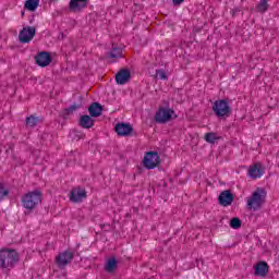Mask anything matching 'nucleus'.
Returning <instances> with one entry per match:
<instances>
[{
    "instance_id": "8",
    "label": "nucleus",
    "mask_w": 279,
    "mask_h": 279,
    "mask_svg": "<svg viewBox=\"0 0 279 279\" xmlns=\"http://www.w3.org/2000/svg\"><path fill=\"white\" fill-rule=\"evenodd\" d=\"M34 36H36V29L34 27H24L21 32H20V41L21 43H29L31 40L34 39Z\"/></svg>"
},
{
    "instance_id": "21",
    "label": "nucleus",
    "mask_w": 279,
    "mask_h": 279,
    "mask_svg": "<svg viewBox=\"0 0 279 279\" xmlns=\"http://www.w3.org/2000/svg\"><path fill=\"white\" fill-rule=\"evenodd\" d=\"M242 223H243V222L241 221V219H239V218H232V219L230 220L229 226H230V228H232L233 230H239V228H241Z\"/></svg>"
},
{
    "instance_id": "18",
    "label": "nucleus",
    "mask_w": 279,
    "mask_h": 279,
    "mask_svg": "<svg viewBox=\"0 0 279 279\" xmlns=\"http://www.w3.org/2000/svg\"><path fill=\"white\" fill-rule=\"evenodd\" d=\"M88 110L90 117H99L104 109L101 108V105L94 102Z\"/></svg>"
},
{
    "instance_id": "26",
    "label": "nucleus",
    "mask_w": 279,
    "mask_h": 279,
    "mask_svg": "<svg viewBox=\"0 0 279 279\" xmlns=\"http://www.w3.org/2000/svg\"><path fill=\"white\" fill-rule=\"evenodd\" d=\"M157 80H167V72L162 70H157L156 72Z\"/></svg>"
},
{
    "instance_id": "25",
    "label": "nucleus",
    "mask_w": 279,
    "mask_h": 279,
    "mask_svg": "<svg viewBox=\"0 0 279 279\" xmlns=\"http://www.w3.org/2000/svg\"><path fill=\"white\" fill-rule=\"evenodd\" d=\"M36 123H38V118L31 116L26 119V125H28V128H34Z\"/></svg>"
},
{
    "instance_id": "5",
    "label": "nucleus",
    "mask_w": 279,
    "mask_h": 279,
    "mask_svg": "<svg viewBox=\"0 0 279 279\" xmlns=\"http://www.w3.org/2000/svg\"><path fill=\"white\" fill-rule=\"evenodd\" d=\"M216 117H228L230 114V104L227 100H216L213 106Z\"/></svg>"
},
{
    "instance_id": "9",
    "label": "nucleus",
    "mask_w": 279,
    "mask_h": 279,
    "mask_svg": "<svg viewBox=\"0 0 279 279\" xmlns=\"http://www.w3.org/2000/svg\"><path fill=\"white\" fill-rule=\"evenodd\" d=\"M254 271L255 276H258L259 278H265L269 274V265L265 262H258L254 265Z\"/></svg>"
},
{
    "instance_id": "12",
    "label": "nucleus",
    "mask_w": 279,
    "mask_h": 279,
    "mask_svg": "<svg viewBox=\"0 0 279 279\" xmlns=\"http://www.w3.org/2000/svg\"><path fill=\"white\" fill-rule=\"evenodd\" d=\"M116 132L119 136H130V134H132V125L128 123H118L116 125Z\"/></svg>"
},
{
    "instance_id": "16",
    "label": "nucleus",
    "mask_w": 279,
    "mask_h": 279,
    "mask_svg": "<svg viewBox=\"0 0 279 279\" xmlns=\"http://www.w3.org/2000/svg\"><path fill=\"white\" fill-rule=\"evenodd\" d=\"M130 77H131L130 70H121L116 75V82L117 84H128V82H130Z\"/></svg>"
},
{
    "instance_id": "14",
    "label": "nucleus",
    "mask_w": 279,
    "mask_h": 279,
    "mask_svg": "<svg viewBox=\"0 0 279 279\" xmlns=\"http://www.w3.org/2000/svg\"><path fill=\"white\" fill-rule=\"evenodd\" d=\"M36 63L38 66H49L51 64V56L47 52H40L36 57Z\"/></svg>"
},
{
    "instance_id": "19",
    "label": "nucleus",
    "mask_w": 279,
    "mask_h": 279,
    "mask_svg": "<svg viewBox=\"0 0 279 279\" xmlns=\"http://www.w3.org/2000/svg\"><path fill=\"white\" fill-rule=\"evenodd\" d=\"M81 125H82V128H86V129L93 128L94 121H93L92 117L90 116H83L81 118Z\"/></svg>"
},
{
    "instance_id": "11",
    "label": "nucleus",
    "mask_w": 279,
    "mask_h": 279,
    "mask_svg": "<svg viewBox=\"0 0 279 279\" xmlns=\"http://www.w3.org/2000/svg\"><path fill=\"white\" fill-rule=\"evenodd\" d=\"M88 3V0H70L69 8L71 12H81Z\"/></svg>"
},
{
    "instance_id": "1",
    "label": "nucleus",
    "mask_w": 279,
    "mask_h": 279,
    "mask_svg": "<svg viewBox=\"0 0 279 279\" xmlns=\"http://www.w3.org/2000/svg\"><path fill=\"white\" fill-rule=\"evenodd\" d=\"M265 199H267V192L265 191V189L258 187L252 193L251 197L246 199V206L248 210H260V208H263V205L265 204Z\"/></svg>"
},
{
    "instance_id": "4",
    "label": "nucleus",
    "mask_w": 279,
    "mask_h": 279,
    "mask_svg": "<svg viewBox=\"0 0 279 279\" xmlns=\"http://www.w3.org/2000/svg\"><path fill=\"white\" fill-rule=\"evenodd\" d=\"M175 117V111L169 108V106L160 107L155 114V121L157 123H167V121H171Z\"/></svg>"
},
{
    "instance_id": "3",
    "label": "nucleus",
    "mask_w": 279,
    "mask_h": 279,
    "mask_svg": "<svg viewBox=\"0 0 279 279\" xmlns=\"http://www.w3.org/2000/svg\"><path fill=\"white\" fill-rule=\"evenodd\" d=\"M40 202H43V193H40L38 190L28 192L22 199L24 208H28V210L36 208Z\"/></svg>"
},
{
    "instance_id": "27",
    "label": "nucleus",
    "mask_w": 279,
    "mask_h": 279,
    "mask_svg": "<svg viewBox=\"0 0 279 279\" xmlns=\"http://www.w3.org/2000/svg\"><path fill=\"white\" fill-rule=\"evenodd\" d=\"M110 56H111V58H121V49L120 48H113Z\"/></svg>"
},
{
    "instance_id": "10",
    "label": "nucleus",
    "mask_w": 279,
    "mask_h": 279,
    "mask_svg": "<svg viewBox=\"0 0 279 279\" xmlns=\"http://www.w3.org/2000/svg\"><path fill=\"white\" fill-rule=\"evenodd\" d=\"M70 199L71 202H82V199H86V190H84V187H75L72 190Z\"/></svg>"
},
{
    "instance_id": "17",
    "label": "nucleus",
    "mask_w": 279,
    "mask_h": 279,
    "mask_svg": "<svg viewBox=\"0 0 279 279\" xmlns=\"http://www.w3.org/2000/svg\"><path fill=\"white\" fill-rule=\"evenodd\" d=\"M38 5H40V0H26L24 8H26L28 12H36Z\"/></svg>"
},
{
    "instance_id": "13",
    "label": "nucleus",
    "mask_w": 279,
    "mask_h": 279,
    "mask_svg": "<svg viewBox=\"0 0 279 279\" xmlns=\"http://www.w3.org/2000/svg\"><path fill=\"white\" fill-rule=\"evenodd\" d=\"M71 260H73V253L70 251L61 253L57 257V264L59 265V267H64V265H66L68 263H71Z\"/></svg>"
},
{
    "instance_id": "15",
    "label": "nucleus",
    "mask_w": 279,
    "mask_h": 279,
    "mask_svg": "<svg viewBox=\"0 0 279 279\" xmlns=\"http://www.w3.org/2000/svg\"><path fill=\"white\" fill-rule=\"evenodd\" d=\"M219 202L221 206H230L234 202V196L230 191H223L219 196Z\"/></svg>"
},
{
    "instance_id": "2",
    "label": "nucleus",
    "mask_w": 279,
    "mask_h": 279,
    "mask_svg": "<svg viewBox=\"0 0 279 279\" xmlns=\"http://www.w3.org/2000/svg\"><path fill=\"white\" fill-rule=\"evenodd\" d=\"M20 255L14 250L3 248L0 251V267H12V265L19 263Z\"/></svg>"
},
{
    "instance_id": "23",
    "label": "nucleus",
    "mask_w": 279,
    "mask_h": 279,
    "mask_svg": "<svg viewBox=\"0 0 279 279\" xmlns=\"http://www.w3.org/2000/svg\"><path fill=\"white\" fill-rule=\"evenodd\" d=\"M269 5L267 4V0H260L259 4L257 5L258 12H267Z\"/></svg>"
},
{
    "instance_id": "6",
    "label": "nucleus",
    "mask_w": 279,
    "mask_h": 279,
    "mask_svg": "<svg viewBox=\"0 0 279 279\" xmlns=\"http://www.w3.org/2000/svg\"><path fill=\"white\" fill-rule=\"evenodd\" d=\"M143 165L146 169H156L160 165V156L156 151H148L144 156Z\"/></svg>"
},
{
    "instance_id": "22",
    "label": "nucleus",
    "mask_w": 279,
    "mask_h": 279,
    "mask_svg": "<svg viewBox=\"0 0 279 279\" xmlns=\"http://www.w3.org/2000/svg\"><path fill=\"white\" fill-rule=\"evenodd\" d=\"M219 138V135H217L216 133H206L205 134V141L207 143H215V141H217Z\"/></svg>"
},
{
    "instance_id": "24",
    "label": "nucleus",
    "mask_w": 279,
    "mask_h": 279,
    "mask_svg": "<svg viewBox=\"0 0 279 279\" xmlns=\"http://www.w3.org/2000/svg\"><path fill=\"white\" fill-rule=\"evenodd\" d=\"M8 189H5V185L3 183H0V202L2 199H5V197H8Z\"/></svg>"
},
{
    "instance_id": "28",
    "label": "nucleus",
    "mask_w": 279,
    "mask_h": 279,
    "mask_svg": "<svg viewBox=\"0 0 279 279\" xmlns=\"http://www.w3.org/2000/svg\"><path fill=\"white\" fill-rule=\"evenodd\" d=\"M172 1H173L174 5H180V3H182V1H184V0H172Z\"/></svg>"
},
{
    "instance_id": "7",
    "label": "nucleus",
    "mask_w": 279,
    "mask_h": 279,
    "mask_svg": "<svg viewBox=\"0 0 279 279\" xmlns=\"http://www.w3.org/2000/svg\"><path fill=\"white\" fill-rule=\"evenodd\" d=\"M247 175L252 180H258V178H263V175H265V166H263L260 162L250 166Z\"/></svg>"
},
{
    "instance_id": "20",
    "label": "nucleus",
    "mask_w": 279,
    "mask_h": 279,
    "mask_svg": "<svg viewBox=\"0 0 279 279\" xmlns=\"http://www.w3.org/2000/svg\"><path fill=\"white\" fill-rule=\"evenodd\" d=\"M105 269L106 271H114L117 269V259L114 257L108 259Z\"/></svg>"
}]
</instances>
